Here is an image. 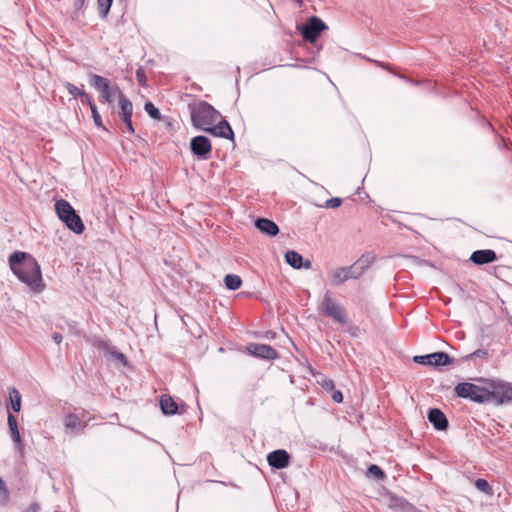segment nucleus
Segmentation results:
<instances>
[{"instance_id":"5701e85b","label":"nucleus","mask_w":512,"mask_h":512,"mask_svg":"<svg viewBox=\"0 0 512 512\" xmlns=\"http://www.w3.org/2000/svg\"><path fill=\"white\" fill-rule=\"evenodd\" d=\"M119 107H120V117L122 119H127L128 117H132L133 115V105L132 102L126 98L123 92L119 91Z\"/></svg>"},{"instance_id":"6ab92c4d","label":"nucleus","mask_w":512,"mask_h":512,"mask_svg":"<svg viewBox=\"0 0 512 512\" xmlns=\"http://www.w3.org/2000/svg\"><path fill=\"white\" fill-rule=\"evenodd\" d=\"M255 227L268 236H276L279 228L275 222L266 218H258L255 220Z\"/></svg>"},{"instance_id":"bb28decb","label":"nucleus","mask_w":512,"mask_h":512,"mask_svg":"<svg viewBox=\"0 0 512 512\" xmlns=\"http://www.w3.org/2000/svg\"><path fill=\"white\" fill-rule=\"evenodd\" d=\"M65 87L67 88L68 92L74 98L80 97L82 103H84V99L83 98L92 99L91 96H89L84 90L76 87L74 84H72L70 82H66L65 83Z\"/></svg>"},{"instance_id":"f03ea898","label":"nucleus","mask_w":512,"mask_h":512,"mask_svg":"<svg viewBox=\"0 0 512 512\" xmlns=\"http://www.w3.org/2000/svg\"><path fill=\"white\" fill-rule=\"evenodd\" d=\"M482 384L488 385V403L504 406L512 403V384L500 378H478Z\"/></svg>"},{"instance_id":"20e7f679","label":"nucleus","mask_w":512,"mask_h":512,"mask_svg":"<svg viewBox=\"0 0 512 512\" xmlns=\"http://www.w3.org/2000/svg\"><path fill=\"white\" fill-rule=\"evenodd\" d=\"M317 309L321 315L333 319L336 323L344 325L348 322L345 308L333 297L329 290L324 293Z\"/></svg>"},{"instance_id":"a19ab883","label":"nucleus","mask_w":512,"mask_h":512,"mask_svg":"<svg viewBox=\"0 0 512 512\" xmlns=\"http://www.w3.org/2000/svg\"><path fill=\"white\" fill-rule=\"evenodd\" d=\"M122 120L125 124L127 132H129L130 134H133L135 132V130H134V127L132 124V117H128L127 119H122Z\"/></svg>"},{"instance_id":"f8f14e48","label":"nucleus","mask_w":512,"mask_h":512,"mask_svg":"<svg viewBox=\"0 0 512 512\" xmlns=\"http://www.w3.org/2000/svg\"><path fill=\"white\" fill-rule=\"evenodd\" d=\"M329 278L333 286H339L350 279H358L351 265L330 270Z\"/></svg>"},{"instance_id":"393cba45","label":"nucleus","mask_w":512,"mask_h":512,"mask_svg":"<svg viewBox=\"0 0 512 512\" xmlns=\"http://www.w3.org/2000/svg\"><path fill=\"white\" fill-rule=\"evenodd\" d=\"M224 283L227 289L237 290L242 285V279L236 274H228L224 278Z\"/></svg>"},{"instance_id":"c756f323","label":"nucleus","mask_w":512,"mask_h":512,"mask_svg":"<svg viewBox=\"0 0 512 512\" xmlns=\"http://www.w3.org/2000/svg\"><path fill=\"white\" fill-rule=\"evenodd\" d=\"M366 475L376 480H383L385 478L384 471L378 465L375 464L369 466Z\"/></svg>"},{"instance_id":"7c9ffc66","label":"nucleus","mask_w":512,"mask_h":512,"mask_svg":"<svg viewBox=\"0 0 512 512\" xmlns=\"http://www.w3.org/2000/svg\"><path fill=\"white\" fill-rule=\"evenodd\" d=\"M144 110L152 119H155V120L161 119V113H160L159 109L154 106L153 103L146 102L144 105Z\"/></svg>"},{"instance_id":"0eeeda50","label":"nucleus","mask_w":512,"mask_h":512,"mask_svg":"<svg viewBox=\"0 0 512 512\" xmlns=\"http://www.w3.org/2000/svg\"><path fill=\"white\" fill-rule=\"evenodd\" d=\"M327 29V24L317 16L309 17L304 24L298 26L302 38L310 43H315L321 32Z\"/></svg>"},{"instance_id":"b1692460","label":"nucleus","mask_w":512,"mask_h":512,"mask_svg":"<svg viewBox=\"0 0 512 512\" xmlns=\"http://www.w3.org/2000/svg\"><path fill=\"white\" fill-rule=\"evenodd\" d=\"M8 425L13 441L20 445L21 436L18 429L17 418L11 412L8 413Z\"/></svg>"},{"instance_id":"c9c22d12","label":"nucleus","mask_w":512,"mask_h":512,"mask_svg":"<svg viewBox=\"0 0 512 512\" xmlns=\"http://www.w3.org/2000/svg\"><path fill=\"white\" fill-rule=\"evenodd\" d=\"M342 204V199L339 197H333L330 199H327L323 205V207L328 209H334L338 208Z\"/></svg>"},{"instance_id":"4c0bfd02","label":"nucleus","mask_w":512,"mask_h":512,"mask_svg":"<svg viewBox=\"0 0 512 512\" xmlns=\"http://www.w3.org/2000/svg\"><path fill=\"white\" fill-rule=\"evenodd\" d=\"M404 504H405V501L402 498L393 496L390 498L389 507L390 508H396V507L402 508L404 506Z\"/></svg>"},{"instance_id":"4468645a","label":"nucleus","mask_w":512,"mask_h":512,"mask_svg":"<svg viewBox=\"0 0 512 512\" xmlns=\"http://www.w3.org/2000/svg\"><path fill=\"white\" fill-rule=\"evenodd\" d=\"M290 454L284 449H277L267 456L268 464L275 469L286 468L290 463Z\"/></svg>"},{"instance_id":"aec40b11","label":"nucleus","mask_w":512,"mask_h":512,"mask_svg":"<svg viewBox=\"0 0 512 512\" xmlns=\"http://www.w3.org/2000/svg\"><path fill=\"white\" fill-rule=\"evenodd\" d=\"M374 261V256L370 254L362 255L352 265V269L356 274L357 278H360L365 271L371 266Z\"/></svg>"},{"instance_id":"dca6fc26","label":"nucleus","mask_w":512,"mask_h":512,"mask_svg":"<svg viewBox=\"0 0 512 512\" xmlns=\"http://www.w3.org/2000/svg\"><path fill=\"white\" fill-rule=\"evenodd\" d=\"M427 418L433 427L438 431H445L448 428V419L438 408H431L428 411Z\"/></svg>"},{"instance_id":"49530a36","label":"nucleus","mask_w":512,"mask_h":512,"mask_svg":"<svg viewBox=\"0 0 512 512\" xmlns=\"http://www.w3.org/2000/svg\"><path fill=\"white\" fill-rule=\"evenodd\" d=\"M76 1L78 2V0H76ZM79 2L83 3V2H84V0H79Z\"/></svg>"},{"instance_id":"f3484780","label":"nucleus","mask_w":512,"mask_h":512,"mask_svg":"<svg viewBox=\"0 0 512 512\" xmlns=\"http://www.w3.org/2000/svg\"><path fill=\"white\" fill-rule=\"evenodd\" d=\"M470 260L476 265L489 264L497 260V255L494 250H476L472 253Z\"/></svg>"},{"instance_id":"c03bdc74","label":"nucleus","mask_w":512,"mask_h":512,"mask_svg":"<svg viewBox=\"0 0 512 512\" xmlns=\"http://www.w3.org/2000/svg\"><path fill=\"white\" fill-rule=\"evenodd\" d=\"M373 62L376 63L379 67L386 68V65L383 62H379V61H373Z\"/></svg>"},{"instance_id":"cd10ccee","label":"nucleus","mask_w":512,"mask_h":512,"mask_svg":"<svg viewBox=\"0 0 512 512\" xmlns=\"http://www.w3.org/2000/svg\"><path fill=\"white\" fill-rule=\"evenodd\" d=\"M88 105L90 107L95 126L106 130V128L103 126L100 113H99L97 106L94 103L93 99H88Z\"/></svg>"},{"instance_id":"a18cd8bd","label":"nucleus","mask_w":512,"mask_h":512,"mask_svg":"<svg viewBox=\"0 0 512 512\" xmlns=\"http://www.w3.org/2000/svg\"><path fill=\"white\" fill-rule=\"evenodd\" d=\"M83 99H84V103L88 104V99H86V98H83Z\"/></svg>"},{"instance_id":"9b49d317","label":"nucleus","mask_w":512,"mask_h":512,"mask_svg":"<svg viewBox=\"0 0 512 512\" xmlns=\"http://www.w3.org/2000/svg\"><path fill=\"white\" fill-rule=\"evenodd\" d=\"M91 85L101 93L103 101L112 103L114 101V88L110 86L109 80L97 74H92Z\"/></svg>"},{"instance_id":"c85d7f7f","label":"nucleus","mask_w":512,"mask_h":512,"mask_svg":"<svg viewBox=\"0 0 512 512\" xmlns=\"http://www.w3.org/2000/svg\"><path fill=\"white\" fill-rule=\"evenodd\" d=\"M474 358H480L487 360L489 358V352L486 349H477L472 353H469L461 358L462 362L471 361Z\"/></svg>"},{"instance_id":"37998d69","label":"nucleus","mask_w":512,"mask_h":512,"mask_svg":"<svg viewBox=\"0 0 512 512\" xmlns=\"http://www.w3.org/2000/svg\"><path fill=\"white\" fill-rule=\"evenodd\" d=\"M275 337V333L272 331H268L266 333V338L273 339Z\"/></svg>"},{"instance_id":"7ed1b4c3","label":"nucleus","mask_w":512,"mask_h":512,"mask_svg":"<svg viewBox=\"0 0 512 512\" xmlns=\"http://www.w3.org/2000/svg\"><path fill=\"white\" fill-rule=\"evenodd\" d=\"M190 116L193 126L202 131H206L221 118L219 111L206 101L190 106Z\"/></svg>"},{"instance_id":"a878e982","label":"nucleus","mask_w":512,"mask_h":512,"mask_svg":"<svg viewBox=\"0 0 512 512\" xmlns=\"http://www.w3.org/2000/svg\"><path fill=\"white\" fill-rule=\"evenodd\" d=\"M9 398L12 410L19 412L21 409V395L15 387L9 389Z\"/></svg>"},{"instance_id":"ddd939ff","label":"nucleus","mask_w":512,"mask_h":512,"mask_svg":"<svg viewBox=\"0 0 512 512\" xmlns=\"http://www.w3.org/2000/svg\"><path fill=\"white\" fill-rule=\"evenodd\" d=\"M247 350L251 355L261 359L274 360L279 357L278 352L267 344L252 343L247 347Z\"/></svg>"},{"instance_id":"6e6552de","label":"nucleus","mask_w":512,"mask_h":512,"mask_svg":"<svg viewBox=\"0 0 512 512\" xmlns=\"http://www.w3.org/2000/svg\"><path fill=\"white\" fill-rule=\"evenodd\" d=\"M88 416V412L85 409H79L77 412L68 413L64 418V427L67 433L72 435H78L82 429L87 426L86 422H83Z\"/></svg>"},{"instance_id":"2f4dec72","label":"nucleus","mask_w":512,"mask_h":512,"mask_svg":"<svg viewBox=\"0 0 512 512\" xmlns=\"http://www.w3.org/2000/svg\"><path fill=\"white\" fill-rule=\"evenodd\" d=\"M474 485H475L476 489L479 490L480 492H483L488 495L492 494V488H491L490 484L485 479L478 478L475 481Z\"/></svg>"},{"instance_id":"423d86ee","label":"nucleus","mask_w":512,"mask_h":512,"mask_svg":"<svg viewBox=\"0 0 512 512\" xmlns=\"http://www.w3.org/2000/svg\"><path fill=\"white\" fill-rule=\"evenodd\" d=\"M455 395L459 398L469 399L475 403L485 404L488 403V385L482 386L462 382L458 383L454 388Z\"/></svg>"},{"instance_id":"412c9836","label":"nucleus","mask_w":512,"mask_h":512,"mask_svg":"<svg viewBox=\"0 0 512 512\" xmlns=\"http://www.w3.org/2000/svg\"><path fill=\"white\" fill-rule=\"evenodd\" d=\"M160 408L165 415H174L178 412V404L169 395H162L160 398Z\"/></svg>"},{"instance_id":"9d476101","label":"nucleus","mask_w":512,"mask_h":512,"mask_svg":"<svg viewBox=\"0 0 512 512\" xmlns=\"http://www.w3.org/2000/svg\"><path fill=\"white\" fill-rule=\"evenodd\" d=\"M190 148L192 153L199 159L207 160L210 156L212 145L208 137L198 135L191 139Z\"/></svg>"},{"instance_id":"473e14b6","label":"nucleus","mask_w":512,"mask_h":512,"mask_svg":"<svg viewBox=\"0 0 512 512\" xmlns=\"http://www.w3.org/2000/svg\"><path fill=\"white\" fill-rule=\"evenodd\" d=\"M113 0H98V8L100 15L104 18L109 13Z\"/></svg>"},{"instance_id":"2eb2a0df","label":"nucleus","mask_w":512,"mask_h":512,"mask_svg":"<svg viewBox=\"0 0 512 512\" xmlns=\"http://www.w3.org/2000/svg\"><path fill=\"white\" fill-rule=\"evenodd\" d=\"M205 132L229 140L234 139V132L227 120L221 118L217 124L211 125Z\"/></svg>"},{"instance_id":"e433bc0d","label":"nucleus","mask_w":512,"mask_h":512,"mask_svg":"<svg viewBox=\"0 0 512 512\" xmlns=\"http://www.w3.org/2000/svg\"><path fill=\"white\" fill-rule=\"evenodd\" d=\"M136 79L140 86H142V87L147 86V77H146L145 71L142 67H140L136 70Z\"/></svg>"},{"instance_id":"f257e3e1","label":"nucleus","mask_w":512,"mask_h":512,"mask_svg":"<svg viewBox=\"0 0 512 512\" xmlns=\"http://www.w3.org/2000/svg\"><path fill=\"white\" fill-rule=\"evenodd\" d=\"M8 263L13 274L33 292L40 293L44 290L41 267L31 254L15 251L9 256Z\"/></svg>"},{"instance_id":"72a5a7b5","label":"nucleus","mask_w":512,"mask_h":512,"mask_svg":"<svg viewBox=\"0 0 512 512\" xmlns=\"http://www.w3.org/2000/svg\"><path fill=\"white\" fill-rule=\"evenodd\" d=\"M108 355L111 356L113 359L117 360L118 362H120L124 366H126L128 363L126 356L123 353L117 351L114 347L111 348L110 353H108Z\"/></svg>"},{"instance_id":"1a4fd4ad","label":"nucleus","mask_w":512,"mask_h":512,"mask_svg":"<svg viewBox=\"0 0 512 512\" xmlns=\"http://www.w3.org/2000/svg\"><path fill=\"white\" fill-rule=\"evenodd\" d=\"M413 361L417 364L432 367H442L454 363V359L451 358L447 353L442 351L434 352L427 355L414 356Z\"/></svg>"},{"instance_id":"ea45409f","label":"nucleus","mask_w":512,"mask_h":512,"mask_svg":"<svg viewBox=\"0 0 512 512\" xmlns=\"http://www.w3.org/2000/svg\"><path fill=\"white\" fill-rule=\"evenodd\" d=\"M331 398L335 403H341L343 401V394L341 391L334 389V391H331Z\"/></svg>"},{"instance_id":"f704fd0d","label":"nucleus","mask_w":512,"mask_h":512,"mask_svg":"<svg viewBox=\"0 0 512 512\" xmlns=\"http://www.w3.org/2000/svg\"><path fill=\"white\" fill-rule=\"evenodd\" d=\"M9 499V492L4 480L0 477V502L6 503Z\"/></svg>"},{"instance_id":"79ce46f5","label":"nucleus","mask_w":512,"mask_h":512,"mask_svg":"<svg viewBox=\"0 0 512 512\" xmlns=\"http://www.w3.org/2000/svg\"><path fill=\"white\" fill-rule=\"evenodd\" d=\"M52 338H53V340L55 341L56 344H60L62 342V339H63L62 335L60 333H57V332L53 333Z\"/></svg>"},{"instance_id":"39448f33","label":"nucleus","mask_w":512,"mask_h":512,"mask_svg":"<svg viewBox=\"0 0 512 512\" xmlns=\"http://www.w3.org/2000/svg\"><path fill=\"white\" fill-rule=\"evenodd\" d=\"M56 213L59 219L74 233L81 234L85 230L81 217L76 213L72 205L64 200H58L55 204Z\"/></svg>"},{"instance_id":"a211bd4d","label":"nucleus","mask_w":512,"mask_h":512,"mask_svg":"<svg viewBox=\"0 0 512 512\" xmlns=\"http://www.w3.org/2000/svg\"><path fill=\"white\" fill-rule=\"evenodd\" d=\"M285 260L290 266H292L295 269H300L301 267L309 269L312 266L311 261L306 260L305 262H303L302 255L294 250H289L285 253Z\"/></svg>"},{"instance_id":"58836bf2","label":"nucleus","mask_w":512,"mask_h":512,"mask_svg":"<svg viewBox=\"0 0 512 512\" xmlns=\"http://www.w3.org/2000/svg\"><path fill=\"white\" fill-rule=\"evenodd\" d=\"M321 386L323 387V389H325L328 392L334 391V389H335V384H334L333 380H331V379H324L321 382Z\"/></svg>"},{"instance_id":"4be33fe9","label":"nucleus","mask_w":512,"mask_h":512,"mask_svg":"<svg viewBox=\"0 0 512 512\" xmlns=\"http://www.w3.org/2000/svg\"><path fill=\"white\" fill-rule=\"evenodd\" d=\"M86 342L93 346L94 348L103 351L106 355L110 353V350L112 348L108 340L101 338L99 336L86 337Z\"/></svg>"}]
</instances>
